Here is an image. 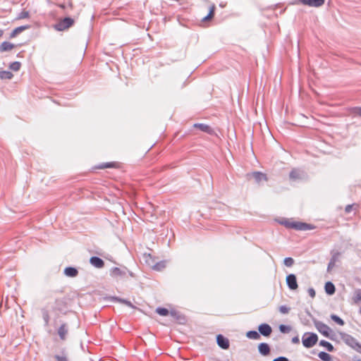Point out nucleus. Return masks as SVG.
I'll list each match as a JSON object with an SVG mask.
<instances>
[{"mask_svg":"<svg viewBox=\"0 0 361 361\" xmlns=\"http://www.w3.org/2000/svg\"><path fill=\"white\" fill-rule=\"evenodd\" d=\"M318 342V336L314 332H305L302 336V343L306 348H311Z\"/></svg>","mask_w":361,"mask_h":361,"instance_id":"1","label":"nucleus"},{"mask_svg":"<svg viewBox=\"0 0 361 361\" xmlns=\"http://www.w3.org/2000/svg\"><path fill=\"white\" fill-rule=\"evenodd\" d=\"M340 336L341 338L346 345H348L357 352H358V350L361 349V344L353 336L344 332L340 333Z\"/></svg>","mask_w":361,"mask_h":361,"instance_id":"2","label":"nucleus"},{"mask_svg":"<svg viewBox=\"0 0 361 361\" xmlns=\"http://www.w3.org/2000/svg\"><path fill=\"white\" fill-rule=\"evenodd\" d=\"M314 324L316 329L318 330V331L321 333L323 336L330 338L331 340H334L333 336L330 335V332L331 330L328 325L318 320H314Z\"/></svg>","mask_w":361,"mask_h":361,"instance_id":"3","label":"nucleus"},{"mask_svg":"<svg viewBox=\"0 0 361 361\" xmlns=\"http://www.w3.org/2000/svg\"><path fill=\"white\" fill-rule=\"evenodd\" d=\"M73 23L74 20L72 18L68 17L64 18L63 20L55 25V28L57 30L63 31L71 27Z\"/></svg>","mask_w":361,"mask_h":361,"instance_id":"4","label":"nucleus"},{"mask_svg":"<svg viewBox=\"0 0 361 361\" xmlns=\"http://www.w3.org/2000/svg\"><path fill=\"white\" fill-rule=\"evenodd\" d=\"M56 334L61 341H66L68 335V325L63 322L56 329Z\"/></svg>","mask_w":361,"mask_h":361,"instance_id":"5","label":"nucleus"},{"mask_svg":"<svg viewBox=\"0 0 361 361\" xmlns=\"http://www.w3.org/2000/svg\"><path fill=\"white\" fill-rule=\"evenodd\" d=\"M246 176L248 180L253 178L257 183H259L262 180H267V175L260 171H254L247 173Z\"/></svg>","mask_w":361,"mask_h":361,"instance_id":"6","label":"nucleus"},{"mask_svg":"<svg viewBox=\"0 0 361 361\" xmlns=\"http://www.w3.org/2000/svg\"><path fill=\"white\" fill-rule=\"evenodd\" d=\"M292 225L293 226V229L296 231H307L315 228V226L312 224L300 221H294V224Z\"/></svg>","mask_w":361,"mask_h":361,"instance_id":"7","label":"nucleus"},{"mask_svg":"<svg viewBox=\"0 0 361 361\" xmlns=\"http://www.w3.org/2000/svg\"><path fill=\"white\" fill-rule=\"evenodd\" d=\"M286 284L288 288L292 290L298 288L297 278L294 274H290L286 276Z\"/></svg>","mask_w":361,"mask_h":361,"instance_id":"8","label":"nucleus"},{"mask_svg":"<svg viewBox=\"0 0 361 361\" xmlns=\"http://www.w3.org/2000/svg\"><path fill=\"white\" fill-rule=\"evenodd\" d=\"M258 331L260 335L269 337L272 333V328L267 323H262L258 326Z\"/></svg>","mask_w":361,"mask_h":361,"instance_id":"9","label":"nucleus"},{"mask_svg":"<svg viewBox=\"0 0 361 361\" xmlns=\"http://www.w3.org/2000/svg\"><path fill=\"white\" fill-rule=\"evenodd\" d=\"M300 3L310 7H320L325 3V0H298Z\"/></svg>","mask_w":361,"mask_h":361,"instance_id":"10","label":"nucleus"},{"mask_svg":"<svg viewBox=\"0 0 361 361\" xmlns=\"http://www.w3.org/2000/svg\"><path fill=\"white\" fill-rule=\"evenodd\" d=\"M216 343L217 345L224 350L228 349L230 345L228 339L221 334L216 336Z\"/></svg>","mask_w":361,"mask_h":361,"instance_id":"11","label":"nucleus"},{"mask_svg":"<svg viewBox=\"0 0 361 361\" xmlns=\"http://www.w3.org/2000/svg\"><path fill=\"white\" fill-rule=\"evenodd\" d=\"M259 353L262 356H269L271 354V348L267 343H260L257 346Z\"/></svg>","mask_w":361,"mask_h":361,"instance_id":"12","label":"nucleus"},{"mask_svg":"<svg viewBox=\"0 0 361 361\" xmlns=\"http://www.w3.org/2000/svg\"><path fill=\"white\" fill-rule=\"evenodd\" d=\"M67 307V303L63 299H56L55 300V305L53 307L54 312H63V310Z\"/></svg>","mask_w":361,"mask_h":361,"instance_id":"13","label":"nucleus"},{"mask_svg":"<svg viewBox=\"0 0 361 361\" xmlns=\"http://www.w3.org/2000/svg\"><path fill=\"white\" fill-rule=\"evenodd\" d=\"M120 164L117 161H111L106 163H102L95 166L97 169H118Z\"/></svg>","mask_w":361,"mask_h":361,"instance_id":"14","label":"nucleus"},{"mask_svg":"<svg viewBox=\"0 0 361 361\" xmlns=\"http://www.w3.org/2000/svg\"><path fill=\"white\" fill-rule=\"evenodd\" d=\"M142 259L150 269H152L154 266L157 258L153 257L151 254L145 253L142 256Z\"/></svg>","mask_w":361,"mask_h":361,"instance_id":"15","label":"nucleus"},{"mask_svg":"<svg viewBox=\"0 0 361 361\" xmlns=\"http://www.w3.org/2000/svg\"><path fill=\"white\" fill-rule=\"evenodd\" d=\"M193 127L195 128H198L201 131L207 133H208L209 135H212L214 133L213 128L211 126H209V125H207V124H204V123H195V124H193Z\"/></svg>","mask_w":361,"mask_h":361,"instance_id":"16","label":"nucleus"},{"mask_svg":"<svg viewBox=\"0 0 361 361\" xmlns=\"http://www.w3.org/2000/svg\"><path fill=\"white\" fill-rule=\"evenodd\" d=\"M90 264L96 268H102L104 266V261L97 257H92L90 259Z\"/></svg>","mask_w":361,"mask_h":361,"instance_id":"17","label":"nucleus"},{"mask_svg":"<svg viewBox=\"0 0 361 361\" xmlns=\"http://www.w3.org/2000/svg\"><path fill=\"white\" fill-rule=\"evenodd\" d=\"M325 293L329 295H332L336 292V287L331 281H327L324 285Z\"/></svg>","mask_w":361,"mask_h":361,"instance_id":"18","label":"nucleus"},{"mask_svg":"<svg viewBox=\"0 0 361 361\" xmlns=\"http://www.w3.org/2000/svg\"><path fill=\"white\" fill-rule=\"evenodd\" d=\"M16 47V44L13 43H11L9 42H4L0 44V51H9L13 49Z\"/></svg>","mask_w":361,"mask_h":361,"instance_id":"19","label":"nucleus"},{"mask_svg":"<svg viewBox=\"0 0 361 361\" xmlns=\"http://www.w3.org/2000/svg\"><path fill=\"white\" fill-rule=\"evenodd\" d=\"M64 274L68 277H75L78 274V271L74 267H66Z\"/></svg>","mask_w":361,"mask_h":361,"instance_id":"20","label":"nucleus"},{"mask_svg":"<svg viewBox=\"0 0 361 361\" xmlns=\"http://www.w3.org/2000/svg\"><path fill=\"white\" fill-rule=\"evenodd\" d=\"M166 267V263L165 261H157L155 262L154 266L152 269L157 271H161L164 269Z\"/></svg>","mask_w":361,"mask_h":361,"instance_id":"21","label":"nucleus"},{"mask_svg":"<svg viewBox=\"0 0 361 361\" xmlns=\"http://www.w3.org/2000/svg\"><path fill=\"white\" fill-rule=\"evenodd\" d=\"M124 274V272L118 267H114L111 269L110 275L111 277L114 279H118L122 276Z\"/></svg>","mask_w":361,"mask_h":361,"instance_id":"22","label":"nucleus"},{"mask_svg":"<svg viewBox=\"0 0 361 361\" xmlns=\"http://www.w3.org/2000/svg\"><path fill=\"white\" fill-rule=\"evenodd\" d=\"M319 345L325 348L326 350L329 352H334L335 350L334 345L330 342L325 340L320 341Z\"/></svg>","mask_w":361,"mask_h":361,"instance_id":"23","label":"nucleus"},{"mask_svg":"<svg viewBox=\"0 0 361 361\" xmlns=\"http://www.w3.org/2000/svg\"><path fill=\"white\" fill-rule=\"evenodd\" d=\"M246 336L250 339L259 340L260 338V334L259 331L251 330L246 333Z\"/></svg>","mask_w":361,"mask_h":361,"instance_id":"24","label":"nucleus"},{"mask_svg":"<svg viewBox=\"0 0 361 361\" xmlns=\"http://www.w3.org/2000/svg\"><path fill=\"white\" fill-rule=\"evenodd\" d=\"M318 357L322 361H333V357L326 352L322 351L318 353Z\"/></svg>","mask_w":361,"mask_h":361,"instance_id":"25","label":"nucleus"},{"mask_svg":"<svg viewBox=\"0 0 361 361\" xmlns=\"http://www.w3.org/2000/svg\"><path fill=\"white\" fill-rule=\"evenodd\" d=\"M28 26H20L14 29L10 35L11 38L16 37L19 33L27 29Z\"/></svg>","mask_w":361,"mask_h":361,"instance_id":"26","label":"nucleus"},{"mask_svg":"<svg viewBox=\"0 0 361 361\" xmlns=\"http://www.w3.org/2000/svg\"><path fill=\"white\" fill-rule=\"evenodd\" d=\"M330 317L332 321L340 326H343L345 324L344 320L335 314H331Z\"/></svg>","mask_w":361,"mask_h":361,"instance_id":"27","label":"nucleus"},{"mask_svg":"<svg viewBox=\"0 0 361 361\" xmlns=\"http://www.w3.org/2000/svg\"><path fill=\"white\" fill-rule=\"evenodd\" d=\"M341 253L338 251H336V250H331V259L329 261L331 262H333L334 263L336 264V262L338 260L340 256H341Z\"/></svg>","mask_w":361,"mask_h":361,"instance_id":"28","label":"nucleus"},{"mask_svg":"<svg viewBox=\"0 0 361 361\" xmlns=\"http://www.w3.org/2000/svg\"><path fill=\"white\" fill-rule=\"evenodd\" d=\"M350 114L357 116L361 118V106H355L349 109Z\"/></svg>","mask_w":361,"mask_h":361,"instance_id":"29","label":"nucleus"},{"mask_svg":"<svg viewBox=\"0 0 361 361\" xmlns=\"http://www.w3.org/2000/svg\"><path fill=\"white\" fill-rule=\"evenodd\" d=\"M279 329L282 334H288L292 330V327L290 325L280 324Z\"/></svg>","mask_w":361,"mask_h":361,"instance_id":"30","label":"nucleus"},{"mask_svg":"<svg viewBox=\"0 0 361 361\" xmlns=\"http://www.w3.org/2000/svg\"><path fill=\"white\" fill-rule=\"evenodd\" d=\"M294 262H295L294 259L290 257H286L283 259L284 265L288 267H292L294 264Z\"/></svg>","mask_w":361,"mask_h":361,"instance_id":"31","label":"nucleus"},{"mask_svg":"<svg viewBox=\"0 0 361 361\" xmlns=\"http://www.w3.org/2000/svg\"><path fill=\"white\" fill-rule=\"evenodd\" d=\"M20 66H21V63L18 61H15V62H13L11 65H10V68L14 71H18L20 70Z\"/></svg>","mask_w":361,"mask_h":361,"instance_id":"32","label":"nucleus"},{"mask_svg":"<svg viewBox=\"0 0 361 361\" xmlns=\"http://www.w3.org/2000/svg\"><path fill=\"white\" fill-rule=\"evenodd\" d=\"M156 312L161 316H166L169 314V310L163 307H158Z\"/></svg>","mask_w":361,"mask_h":361,"instance_id":"33","label":"nucleus"},{"mask_svg":"<svg viewBox=\"0 0 361 361\" xmlns=\"http://www.w3.org/2000/svg\"><path fill=\"white\" fill-rule=\"evenodd\" d=\"M354 302H357L358 301H361V289H357L355 292L354 296Z\"/></svg>","mask_w":361,"mask_h":361,"instance_id":"34","label":"nucleus"},{"mask_svg":"<svg viewBox=\"0 0 361 361\" xmlns=\"http://www.w3.org/2000/svg\"><path fill=\"white\" fill-rule=\"evenodd\" d=\"M115 300L121 303L126 305L128 307L135 308V307L128 300H126L121 299V298H116Z\"/></svg>","mask_w":361,"mask_h":361,"instance_id":"35","label":"nucleus"},{"mask_svg":"<svg viewBox=\"0 0 361 361\" xmlns=\"http://www.w3.org/2000/svg\"><path fill=\"white\" fill-rule=\"evenodd\" d=\"M290 308L288 307L286 305H281L279 307V310L282 314H288L290 311Z\"/></svg>","mask_w":361,"mask_h":361,"instance_id":"36","label":"nucleus"},{"mask_svg":"<svg viewBox=\"0 0 361 361\" xmlns=\"http://www.w3.org/2000/svg\"><path fill=\"white\" fill-rule=\"evenodd\" d=\"M13 77V74L9 71H4L1 73V78L11 79Z\"/></svg>","mask_w":361,"mask_h":361,"instance_id":"37","label":"nucleus"},{"mask_svg":"<svg viewBox=\"0 0 361 361\" xmlns=\"http://www.w3.org/2000/svg\"><path fill=\"white\" fill-rule=\"evenodd\" d=\"M281 224L282 225H284L288 228L293 229V226L292 224H294V221H290L286 220L284 221L281 222Z\"/></svg>","mask_w":361,"mask_h":361,"instance_id":"38","label":"nucleus"},{"mask_svg":"<svg viewBox=\"0 0 361 361\" xmlns=\"http://www.w3.org/2000/svg\"><path fill=\"white\" fill-rule=\"evenodd\" d=\"M43 319L46 325H48L50 320V317L47 311L43 312Z\"/></svg>","mask_w":361,"mask_h":361,"instance_id":"39","label":"nucleus"},{"mask_svg":"<svg viewBox=\"0 0 361 361\" xmlns=\"http://www.w3.org/2000/svg\"><path fill=\"white\" fill-rule=\"evenodd\" d=\"M289 177L290 179H297L299 178V174L295 170H292L289 173Z\"/></svg>","mask_w":361,"mask_h":361,"instance_id":"40","label":"nucleus"},{"mask_svg":"<svg viewBox=\"0 0 361 361\" xmlns=\"http://www.w3.org/2000/svg\"><path fill=\"white\" fill-rule=\"evenodd\" d=\"M215 9H216V6L215 4H212L210 7H209V13L208 14L211 15L212 16H214V14H215Z\"/></svg>","mask_w":361,"mask_h":361,"instance_id":"41","label":"nucleus"},{"mask_svg":"<svg viewBox=\"0 0 361 361\" xmlns=\"http://www.w3.org/2000/svg\"><path fill=\"white\" fill-rule=\"evenodd\" d=\"M272 361H289V359L285 356H279L274 358Z\"/></svg>","mask_w":361,"mask_h":361,"instance_id":"42","label":"nucleus"},{"mask_svg":"<svg viewBox=\"0 0 361 361\" xmlns=\"http://www.w3.org/2000/svg\"><path fill=\"white\" fill-rule=\"evenodd\" d=\"M307 292L312 298H314L315 297L316 292L313 288H310Z\"/></svg>","mask_w":361,"mask_h":361,"instance_id":"43","label":"nucleus"},{"mask_svg":"<svg viewBox=\"0 0 361 361\" xmlns=\"http://www.w3.org/2000/svg\"><path fill=\"white\" fill-rule=\"evenodd\" d=\"M335 263L333 262L329 261L328 266H327V271L330 272L331 269L335 267Z\"/></svg>","mask_w":361,"mask_h":361,"instance_id":"44","label":"nucleus"},{"mask_svg":"<svg viewBox=\"0 0 361 361\" xmlns=\"http://www.w3.org/2000/svg\"><path fill=\"white\" fill-rule=\"evenodd\" d=\"M291 342L293 344H299L300 343L299 336L297 335V336L293 337L291 339Z\"/></svg>","mask_w":361,"mask_h":361,"instance_id":"45","label":"nucleus"},{"mask_svg":"<svg viewBox=\"0 0 361 361\" xmlns=\"http://www.w3.org/2000/svg\"><path fill=\"white\" fill-rule=\"evenodd\" d=\"M353 205L354 204H348L345 208V212L347 214L350 213L353 209Z\"/></svg>","mask_w":361,"mask_h":361,"instance_id":"46","label":"nucleus"},{"mask_svg":"<svg viewBox=\"0 0 361 361\" xmlns=\"http://www.w3.org/2000/svg\"><path fill=\"white\" fill-rule=\"evenodd\" d=\"M55 359L56 361H68V359L63 356L56 355Z\"/></svg>","mask_w":361,"mask_h":361,"instance_id":"47","label":"nucleus"},{"mask_svg":"<svg viewBox=\"0 0 361 361\" xmlns=\"http://www.w3.org/2000/svg\"><path fill=\"white\" fill-rule=\"evenodd\" d=\"M213 18H214V17H213V16H212L211 15L207 14L206 16H204V17L202 18V22L209 21V20H211Z\"/></svg>","mask_w":361,"mask_h":361,"instance_id":"48","label":"nucleus"},{"mask_svg":"<svg viewBox=\"0 0 361 361\" xmlns=\"http://www.w3.org/2000/svg\"><path fill=\"white\" fill-rule=\"evenodd\" d=\"M67 6L72 10L73 8V4L71 0H69L67 3Z\"/></svg>","mask_w":361,"mask_h":361,"instance_id":"49","label":"nucleus"},{"mask_svg":"<svg viewBox=\"0 0 361 361\" xmlns=\"http://www.w3.org/2000/svg\"><path fill=\"white\" fill-rule=\"evenodd\" d=\"M353 361H361V359L358 357L357 356H355L353 358Z\"/></svg>","mask_w":361,"mask_h":361,"instance_id":"50","label":"nucleus"},{"mask_svg":"<svg viewBox=\"0 0 361 361\" xmlns=\"http://www.w3.org/2000/svg\"><path fill=\"white\" fill-rule=\"evenodd\" d=\"M59 7H60L62 9H65V8L66 7L65 4H58L57 5Z\"/></svg>","mask_w":361,"mask_h":361,"instance_id":"51","label":"nucleus"},{"mask_svg":"<svg viewBox=\"0 0 361 361\" xmlns=\"http://www.w3.org/2000/svg\"><path fill=\"white\" fill-rule=\"evenodd\" d=\"M181 319H182V324H185V322H186V319L183 315H182Z\"/></svg>","mask_w":361,"mask_h":361,"instance_id":"52","label":"nucleus"},{"mask_svg":"<svg viewBox=\"0 0 361 361\" xmlns=\"http://www.w3.org/2000/svg\"><path fill=\"white\" fill-rule=\"evenodd\" d=\"M311 353H312V354H314V353H315V350H312Z\"/></svg>","mask_w":361,"mask_h":361,"instance_id":"53","label":"nucleus"},{"mask_svg":"<svg viewBox=\"0 0 361 361\" xmlns=\"http://www.w3.org/2000/svg\"><path fill=\"white\" fill-rule=\"evenodd\" d=\"M359 312H360V314H361V307H360V310H359Z\"/></svg>","mask_w":361,"mask_h":361,"instance_id":"54","label":"nucleus"},{"mask_svg":"<svg viewBox=\"0 0 361 361\" xmlns=\"http://www.w3.org/2000/svg\"><path fill=\"white\" fill-rule=\"evenodd\" d=\"M358 353H361V349L358 350Z\"/></svg>","mask_w":361,"mask_h":361,"instance_id":"55","label":"nucleus"}]
</instances>
